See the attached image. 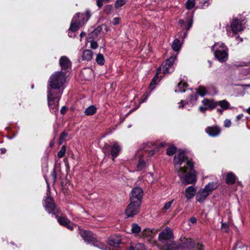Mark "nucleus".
<instances>
[{"label": "nucleus", "instance_id": "nucleus-38", "mask_svg": "<svg viewBox=\"0 0 250 250\" xmlns=\"http://www.w3.org/2000/svg\"><path fill=\"white\" fill-rule=\"evenodd\" d=\"M126 0H117L115 3V7L118 8L125 4Z\"/></svg>", "mask_w": 250, "mask_h": 250}, {"label": "nucleus", "instance_id": "nucleus-10", "mask_svg": "<svg viewBox=\"0 0 250 250\" xmlns=\"http://www.w3.org/2000/svg\"><path fill=\"white\" fill-rule=\"evenodd\" d=\"M186 33L187 32H182L180 33L178 35V38L174 40L173 41L171 47L175 51H178L181 47V44L182 42H183L184 39L186 36Z\"/></svg>", "mask_w": 250, "mask_h": 250}, {"label": "nucleus", "instance_id": "nucleus-34", "mask_svg": "<svg viewBox=\"0 0 250 250\" xmlns=\"http://www.w3.org/2000/svg\"><path fill=\"white\" fill-rule=\"evenodd\" d=\"M141 228L136 224H133L131 226V231L133 233H138L141 231Z\"/></svg>", "mask_w": 250, "mask_h": 250}, {"label": "nucleus", "instance_id": "nucleus-39", "mask_svg": "<svg viewBox=\"0 0 250 250\" xmlns=\"http://www.w3.org/2000/svg\"><path fill=\"white\" fill-rule=\"evenodd\" d=\"M66 147L65 146H62L61 147V150L58 153V156L59 158H62L64 156L65 153Z\"/></svg>", "mask_w": 250, "mask_h": 250}, {"label": "nucleus", "instance_id": "nucleus-6", "mask_svg": "<svg viewBox=\"0 0 250 250\" xmlns=\"http://www.w3.org/2000/svg\"><path fill=\"white\" fill-rule=\"evenodd\" d=\"M228 50V48L216 49L214 52L215 58L221 63L225 62L229 58Z\"/></svg>", "mask_w": 250, "mask_h": 250}, {"label": "nucleus", "instance_id": "nucleus-37", "mask_svg": "<svg viewBox=\"0 0 250 250\" xmlns=\"http://www.w3.org/2000/svg\"><path fill=\"white\" fill-rule=\"evenodd\" d=\"M112 0H96V4L97 6L100 8L103 6L104 3H108Z\"/></svg>", "mask_w": 250, "mask_h": 250}, {"label": "nucleus", "instance_id": "nucleus-20", "mask_svg": "<svg viewBox=\"0 0 250 250\" xmlns=\"http://www.w3.org/2000/svg\"><path fill=\"white\" fill-rule=\"evenodd\" d=\"M237 179V176L232 172H228L226 175V183L229 185H232L235 183Z\"/></svg>", "mask_w": 250, "mask_h": 250}, {"label": "nucleus", "instance_id": "nucleus-23", "mask_svg": "<svg viewBox=\"0 0 250 250\" xmlns=\"http://www.w3.org/2000/svg\"><path fill=\"white\" fill-rule=\"evenodd\" d=\"M80 233L85 241L91 242L93 239L92 233L91 231L83 230L79 229Z\"/></svg>", "mask_w": 250, "mask_h": 250}, {"label": "nucleus", "instance_id": "nucleus-61", "mask_svg": "<svg viewBox=\"0 0 250 250\" xmlns=\"http://www.w3.org/2000/svg\"><path fill=\"white\" fill-rule=\"evenodd\" d=\"M109 147H110L109 146H108V145L105 146L104 147V152L105 153V151H106V149L108 148H109Z\"/></svg>", "mask_w": 250, "mask_h": 250}, {"label": "nucleus", "instance_id": "nucleus-62", "mask_svg": "<svg viewBox=\"0 0 250 250\" xmlns=\"http://www.w3.org/2000/svg\"><path fill=\"white\" fill-rule=\"evenodd\" d=\"M84 15H83V19H81V18H77V21H83V24H84Z\"/></svg>", "mask_w": 250, "mask_h": 250}, {"label": "nucleus", "instance_id": "nucleus-55", "mask_svg": "<svg viewBox=\"0 0 250 250\" xmlns=\"http://www.w3.org/2000/svg\"><path fill=\"white\" fill-rule=\"evenodd\" d=\"M199 110L202 112H205L206 111L208 110V108L206 106H201L199 107Z\"/></svg>", "mask_w": 250, "mask_h": 250}, {"label": "nucleus", "instance_id": "nucleus-42", "mask_svg": "<svg viewBox=\"0 0 250 250\" xmlns=\"http://www.w3.org/2000/svg\"><path fill=\"white\" fill-rule=\"evenodd\" d=\"M229 226L227 223H222L221 224V229L224 232H229Z\"/></svg>", "mask_w": 250, "mask_h": 250}, {"label": "nucleus", "instance_id": "nucleus-35", "mask_svg": "<svg viewBox=\"0 0 250 250\" xmlns=\"http://www.w3.org/2000/svg\"><path fill=\"white\" fill-rule=\"evenodd\" d=\"M176 149V147L174 146H169L167 149V154L169 156L172 155L175 153Z\"/></svg>", "mask_w": 250, "mask_h": 250}, {"label": "nucleus", "instance_id": "nucleus-31", "mask_svg": "<svg viewBox=\"0 0 250 250\" xmlns=\"http://www.w3.org/2000/svg\"><path fill=\"white\" fill-rule=\"evenodd\" d=\"M196 191V188L194 186H188V199L192 198L195 195Z\"/></svg>", "mask_w": 250, "mask_h": 250}, {"label": "nucleus", "instance_id": "nucleus-64", "mask_svg": "<svg viewBox=\"0 0 250 250\" xmlns=\"http://www.w3.org/2000/svg\"><path fill=\"white\" fill-rule=\"evenodd\" d=\"M129 250H136L135 247H134L133 246H130L129 248Z\"/></svg>", "mask_w": 250, "mask_h": 250}, {"label": "nucleus", "instance_id": "nucleus-21", "mask_svg": "<svg viewBox=\"0 0 250 250\" xmlns=\"http://www.w3.org/2000/svg\"><path fill=\"white\" fill-rule=\"evenodd\" d=\"M175 247L173 250H176L181 249L182 250H185L188 247V239L186 237L181 238L180 242L178 244L175 243V245H173Z\"/></svg>", "mask_w": 250, "mask_h": 250}, {"label": "nucleus", "instance_id": "nucleus-14", "mask_svg": "<svg viewBox=\"0 0 250 250\" xmlns=\"http://www.w3.org/2000/svg\"><path fill=\"white\" fill-rule=\"evenodd\" d=\"M204 248L202 243L188 238V250H204Z\"/></svg>", "mask_w": 250, "mask_h": 250}, {"label": "nucleus", "instance_id": "nucleus-8", "mask_svg": "<svg viewBox=\"0 0 250 250\" xmlns=\"http://www.w3.org/2000/svg\"><path fill=\"white\" fill-rule=\"evenodd\" d=\"M165 142H161L153 144L152 143H147L145 145L144 148L146 151H148L150 155H152L155 152H158L160 147H163L166 146Z\"/></svg>", "mask_w": 250, "mask_h": 250}, {"label": "nucleus", "instance_id": "nucleus-29", "mask_svg": "<svg viewBox=\"0 0 250 250\" xmlns=\"http://www.w3.org/2000/svg\"><path fill=\"white\" fill-rule=\"evenodd\" d=\"M93 52L89 49L84 50L83 54V59L87 61L91 60L93 58Z\"/></svg>", "mask_w": 250, "mask_h": 250}, {"label": "nucleus", "instance_id": "nucleus-57", "mask_svg": "<svg viewBox=\"0 0 250 250\" xmlns=\"http://www.w3.org/2000/svg\"><path fill=\"white\" fill-rule=\"evenodd\" d=\"M97 247L99 248L100 249H102V250H104V246L102 244V243H98L96 245Z\"/></svg>", "mask_w": 250, "mask_h": 250}, {"label": "nucleus", "instance_id": "nucleus-18", "mask_svg": "<svg viewBox=\"0 0 250 250\" xmlns=\"http://www.w3.org/2000/svg\"><path fill=\"white\" fill-rule=\"evenodd\" d=\"M202 103L204 105L206 106L208 110H212L217 106L216 102H214L212 99L205 98L202 100Z\"/></svg>", "mask_w": 250, "mask_h": 250}, {"label": "nucleus", "instance_id": "nucleus-30", "mask_svg": "<svg viewBox=\"0 0 250 250\" xmlns=\"http://www.w3.org/2000/svg\"><path fill=\"white\" fill-rule=\"evenodd\" d=\"M97 108L94 105H90L85 109L84 113L87 116L92 115L96 113Z\"/></svg>", "mask_w": 250, "mask_h": 250}, {"label": "nucleus", "instance_id": "nucleus-15", "mask_svg": "<svg viewBox=\"0 0 250 250\" xmlns=\"http://www.w3.org/2000/svg\"><path fill=\"white\" fill-rule=\"evenodd\" d=\"M208 195V193H207L203 188H200L196 193V201L202 203L207 199Z\"/></svg>", "mask_w": 250, "mask_h": 250}, {"label": "nucleus", "instance_id": "nucleus-44", "mask_svg": "<svg viewBox=\"0 0 250 250\" xmlns=\"http://www.w3.org/2000/svg\"><path fill=\"white\" fill-rule=\"evenodd\" d=\"M173 200H171L166 203L164 206V209L166 210L170 208L172 204L173 203Z\"/></svg>", "mask_w": 250, "mask_h": 250}, {"label": "nucleus", "instance_id": "nucleus-52", "mask_svg": "<svg viewBox=\"0 0 250 250\" xmlns=\"http://www.w3.org/2000/svg\"><path fill=\"white\" fill-rule=\"evenodd\" d=\"M160 71H161V69L160 68L158 69L155 75L154 76V77H153V78L152 79V80H153V81L156 82V81L157 80V79L158 78V75H159V73Z\"/></svg>", "mask_w": 250, "mask_h": 250}, {"label": "nucleus", "instance_id": "nucleus-22", "mask_svg": "<svg viewBox=\"0 0 250 250\" xmlns=\"http://www.w3.org/2000/svg\"><path fill=\"white\" fill-rule=\"evenodd\" d=\"M110 149V154L112 156V160H114V159L118 155L121 150V147L117 142H115L112 146H111Z\"/></svg>", "mask_w": 250, "mask_h": 250}, {"label": "nucleus", "instance_id": "nucleus-7", "mask_svg": "<svg viewBox=\"0 0 250 250\" xmlns=\"http://www.w3.org/2000/svg\"><path fill=\"white\" fill-rule=\"evenodd\" d=\"M83 19V14L78 13L73 18L69 29L72 32L77 31L83 25V21H77V18Z\"/></svg>", "mask_w": 250, "mask_h": 250}, {"label": "nucleus", "instance_id": "nucleus-41", "mask_svg": "<svg viewBox=\"0 0 250 250\" xmlns=\"http://www.w3.org/2000/svg\"><path fill=\"white\" fill-rule=\"evenodd\" d=\"M217 46H219V47L217 49H225L226 48H228L224 43H215L211 47L212 50H214V47H217Z\"/></svg>", "mask_w": 250, "mask_h": 250}, {"label": "nucleus", "instance_id": "nucleus-48", "mask_svg": "<svg viewBox=\"0 0 250 250\" xmlns=\"http://www.w3.org/2000/svg\"><path fill=\"white\" fill-rule=\"evenodd\" d=\"M152 233V230H150L149 229H145L142 232L143 236L145 237L147 235H150Z\"/></svg>", "mask_w": 250, "mask_h": 250}, {"label": "nucleus", "instance_id": "nucleus-1", "mask_svg": "<svg viewBox=\"0 0 250 250\" xmlns=\"http://www.w3.org/2000/svg\"><path fill=\"white\" fill-rule=\"evenodd\" d=\"M66 77L62 72H55L50 77L48 87L47 101L49 107L54 112L58 110L59 103L62 93L60 88L65 82Z\"/></svg>", "mask_w": 250, "mask_h": 250}, {"label": "nucleus", "instance_id": "nucleus-63", "mask_svg": "<svg viewBox=\"0 0 250 250\" xmlns=\"http://www.w3.org/2000/svg\"><path fill=\"white\" fill-rule=\"evenodd\" d=\"M179 23L181 24V25H182L184 23V21L183 20H180L179 21Z\"/></svg>", "mask_w": 250, "mask_h": 250}, {"label": "nucleus", "instance_id": "nucleus-13", "mask_svg": "<svg viewBox=\"0 0 250 250\" xmlns=\"http://www.w3.org/2000/svg\"><path fill=\"white\" fill-rule=\"evenodd\" d=\"M206 132L210 137H215L221 133V129L217 125L209 126L206 128Z\"/></svg>", "mask_w": 250, "mask_h": 250}, {"label": "nucleus", "instance_id": "nucleus-33", "mask_svg": "<svg viewBox=\"0 0 250 250\" xmlns=\"http://www.w3.org/2000/svg\"><path fill=\"white\" fill-rule=\"evenodd\" d=\"M96 62L100 65H103L104 63V56L101 54L97 55L96 58Z\"/></svg>", "mask_w": 250, "mask_h": 250}, {"label": "nucleus", "instance_id": "nucleus-45", "mask_svg": "<svg viewBox=\"0 0 250 250\" xmlns=\"http://www.w3.org/2000/svg\"><path fill=\"white\" fill-rule=\"evenodd\" d=\"M195 0H188V10L194 7Z\"/></svg>", "mask_w": 250, "mask_h": 250}, {"label": "nucleus", "instance_id": "nucleus-50", "mask_svg": "<svg viewBox=\"0 0 250 250\" xmlns=\"http://www.w3.org/2000/svg\"><path fill=\"white\" fill-rule=\"evenodd\" d=\"M187 104L186 100H182L179 103H178V108H183L185 104Z\"/></svg>", "mask_w": 250, "mask_h": 250}, {"label": "nucleus", "instance_id": "nucleus-51", "mask_svg": "<svg viewBox=\"0 0 250 250\" xmlns=\"http://www.w3.org/2000/svg\"><path fill=\"white\" fill-rule=\"evenodd\" d=\"M120 21V19L118 17H116L113 19L112 23L114 25H117L119 23Z\"/></svg>", "mask_w": 250, "mask_h": 250}, {"label": "nucleus", "instance_id": "nucleus-12", "mask_svg": "<svg viewBox=\"0 0 250 250\" xmlns=\"http://www.w3.org/2000/svg\"><path fill=\"white\" fill-rule=\"evenodd\" d=\"M50 191L48 190L47 193V197H46L45 200L44 207L49 213H51L54 211L56 206L53 198L50 196Z\"/></svg>", "mask_w": 250, "mask_h": 250}, {"label": "nucleus", "instance_id": "nucleus-24", "mask_svg": "<svg viewBox=\"0 0 250 250\" xmlns=\"http://www.w3.org/2000/svg\"><path fill=\"white\" fill-rule=\"evenodd\" d=\"M121 243V237L116 235H112L108 240V243L110 246L117 247Z\"/></svg>", "mask_w": 250, "mask_h": 250}, {"label": "nucleus", "instance_id": "nucleus-53", "mask_svg": "<svg viewBox=\"0 0 250 250\" xmlns=\"http://www.w3.org/2000/svg\"><path fill=\"white\" fill-rule=\"evenodd\" d=\"M189 221L192 224H195L197 222V218L195 217H192L189 219Z\"/></svg>", "mask_w": 250, "mask_h": 250}, {"label": "nucleus", "instance_id": "nucleus-3", "mask_svg": "<svg viewBox=\"0 0 250 250\" xmlns=\"http://www.w3.org/2000/svg\"><path fill=\"white\" fill-rule=\"evenodd\" d=\"M174 235L172 230L169 227H167L159 234L158 240L163 246L161 250H173L175 243L173 242Z\"/></svg>", "mask_w": 250, "mask_h": 250}, {"label": "nucleus", "instance_id": "nucleus-26", "mask_svg": "<svg viewBox=\"0 0 250 250\" xmlns=\"http://www.w3.org/2000/svg\"><path fill=\"white\" fill-rule=\"evenodd\" d=\"M187 89V84L186 82H183L181 81L178 83L177 85L176 86L175 92H180L183 93L186 91Z\"/></svg>", "mask_w": 250, "mask_h": 250}, {"label": "nucleus", "instance_id": "nucleus-46", "mask_svg": "<svg viewBox=\"0 0 250 250\" xmlns=\"http://www.w3.org/2000/svg\"><path fill=\"white\" fill-rule=\"evenodd\" d=\"M194 14V11L192 12L191 13V17L190 19H188V30L190 29V28L192 27L193 24V16Z\"/></svg>", "mask_w": 250, "mask_h": 250}, {"label": "nucleus", "instance_id": "nucleus-27", "mask_svg": "<svg viewBox=\"0 0 250 250\" xmlns=\"http://www.w3.org/2000/svg\"><path fill=\"white\" fill-rule=\"evenodd\" d=\"M217 105L220 106L223 110H227L228 109H231L232 107L230 106L229 103L226 100H223L216 102Z\"/></svg>", "mask_w": 250, "mask_h": 250}, {"label": "nucleus", "instance_id": "nucleus-16", "mask_svg": "<svg viewBox=\"0 0 250 250\" xmlns=\"http://www.w3.org/2000/svg\"><path fill=\"white\" fill-rule=\"evenodd\" d=\"M230 27L232 31L235 34L242 30V24L240 20L238 19H234L231 23Z\"/></svg>", "mask_w": 250, "mask_h": 250}, {"label": "nucleus", "instance_id": "nucleus-60", "mask_svg": "<svg viewBox=\"0 0 250 250\" xmlns=\"http://www.w3.org/2000/svg\"><path fill=\"white\" fill-rule=\"evenodd\" d=\"M156 82L153 81V80H152L151 83L149 84V86L150 87H152L153 85H155Z\"/></svg>", "mask_w": 250, "mask_h": 250}, {"label": "nucleus", "instance_id": "nucleus-58", "mask_svg": "<svg viewBox=\"0 0 250 250\" xmlns=\"http://www.w3.org/2000/svg\"><path fill=\"white\" fill-rule=\"evenodd\" d=\"M66 111V107L63 106L61 109V112L62 114H64Z\"/></svg>", "mask_w": 250, "mask_h": 250}, {"label": "nucleus", "instance_id": "nucleus-4", "mask_svg": "<svg viewBox=\"0 0 250 250\" xmlns=\"http://www.w3.org/2000/svg\"><path fill=\"white\" fill-rule=\"evenodd\" d=\"M141 205L140 201L135 202L130 201V204L125 209V214L128 217H133L138 214Z\"/></svg>", "mask_w": 250, "mask_h": 250}, {"label": "nucleus", "instance_id": "nucleus-28", "mask_svg": "<svg viewBox=\"0 0 250 250\" xmlns=\"http://www.w3.org/2000/svg\"><path fill=\"white\" fill-rule=\"evenodd\" d=\"M96 31H93L88 35L87 41L90 42V47L92 49H96L98 47V44L97 42L93 41V38L96 35Z\"/></svg>", "mask_w": 250, "mask_h": 250}, {"label": "nucleus", "instance_id": "nucleus-2", "mask_svg": "<svg viewBox=\"0 0 250 250\" xmlns=\"http://www.w3.org/2000/svg\"><path fill=\"white\" fill-rule=\"evenodd\" d=\"M174 164L177 173L183 184L188 185V157L186 152L180 151L175 155Z\"/></svg>", "mask_w": 250, "mask_h": 250}, {"label": "nucleus", "instance_id": "nucleus-49", "mask_svg": "<svg viewBox=\"0 0 250 250\" xmlns=\"http://www.w3.org/2000/svg\"><path fill=\"white\" fill-rule=\"evenodd\" d=\"M231 125V122L229 119H226L224 121V126L226 127H229Z\"/></svg>", "mask_w": 250, "mask_h": 250}, {"label": "nucleus", "instance_id": "nucleus-25", "mask_svg": "<svg viewBox=\"0 0 250 250\" xmlns=\"http://www.w3.org/2000/svg\"><path fill=\"white\" fill-rule=\"evenodd\" d=\"M218 187V184L216 182H211L209 183L208 184L206 185L204 188H203L207 193H208L209 195L212 191L216 189Z\"/></svg>", "mask_w": 250, "mask_h": 250}, {"label": "nucleus", "instance_id": "nucleus-19", "mask_svg": "<svg viewBox=\"0 0 250 250\" xmlns=\"http://www.w3.org/2000/svg\"><path fill=\"white\" fill-rule=\"evenodd\" d=\"M59 63L62 69H66L71 67V62L69 59L66 56L61 57Z\"/></svg>", "mask_w": 250, "mask_h": 250}, {"label": "nucleus", "instance_id": "nucleus-9", "mask_svg": "<svg viewBox=\"0 0 250 250\" xmlns=\"http://www.w3.org/2000/svg\"><path fill=\"white\" fill-rule=\"evenodd\" d=\"M143 194V190L140 187H135L132 189L130 194V201H133V202L140 201L141 202Z\"/></svg>", "mask_w": 250, "mask_h": 250}, {"label": "nucleus", "instance_id": "nucleus-40", "mask_svg": "<svg viewBox=\"0 0 250 250\" xmlns=\"http://www.w3.org/2000/svg\"><path fill=\"white\" fill-rule=\"evenodd\" d=\"M145 167V163L143 159H140L137 164V168L138 170H142Z\"/></svg>", "mask_w": 250, "mask_h": 250}, {"label": "nucleus", "instance_id": "nucleus-43", "mask_svg": "<svg viewBox=\"0 0 250 250\" xmlns=\"http://www.w3.org/2000/svg\"><path fill=\"white\" fill-rule=\"evenodd\" d=\"M198 98V95L197 93L191 94L190 97V101L191 103L193 104L194 102H196Z\"/></svg>", "mask_w": 250, "mask_h": 250}, {"label": "nucleus", "instance_id": "nucleus-5", "mask_svg": "<svg viewBox=\"0 0 250 250\" xmlns=\"http://www.w3.org/2000/svg\"><path fill=\"white\" fill-rule=\"evenodd\" d=\"M194 163L192 159L188 158V183L195 185L197 182V172L194 169Z\"/></svg>", "mask_w": 250, "mask_h": 250}, {"label": "nucleus", "instance_id": "nucleus-36", "mask_svg": "<svg viewBox=\"0 0 250 250\" xmlns=\"http://www.w3.org/2000/svg\"><path fill=\"white\" fill-rule=\"evenodd\" d=\"M67 136L68 134L64 132H62L61 134L59 139V145L62 144L64 142V141L65 140V138L67 137Z\"/></svg>", "mask_w": 250, "mask_h": 250}, {"label": "nucleus", "instance_id": "nucleus-47", "mask_svg": "<svg viewBox=\"0 0 250 250\" xmlns=\"http://www.w3.org/2000/svg\"><path fill=\"white\" fill-rule=\"evenodd\" d=\"M136 250H144L145 246L143 244L138 243L135 246Z\"/></svg>", "mask_w": 250, "mask_h": 250}, {"label": "nucleus", "instance_id": "nucleus-56", "mask_svg": "<svg viewBox=\"0 0 250 250\" xmlns=\"http://www.w3.org/2000/svg\"><path fill=\"white\" fill-rule=\"evenodd\" d=\"M85 15L86 16V17L87 18L86 20V21H87L89 18H90V12L89 11H86L85 12Z\"/></svg>", "mask_w": 250, "mask_h": 250}, {"label": "nucleus", "instance_id": "nucleus-32", "mask_svg": "<svg viewBox=\"0 0 250 250\" xmlns=\"http://www.w3.org/2000/svg\"><path fill=\"white\" fill-rule=\"evenodd\" d=\"M196 93L198 95H200L201 97H204L207 94V90L205 87L203 86H200L198 89H197Z\"/></svg>", "mask_w": 250, "mask_h": 250}, {"label": "nucleus", "instance_id": "nucleus-54", "mask_svg": "<svg viewBox=\"0 0 250 250\" xmlns=\"http://www.w3.org/2000/svg\"><path fill=\"white\" fill-rule=\"evenodd\" d=\"M243 114H240L238 115H237L236 117V119H235V121L236 122H238L239 120H240L242 117H243Z\"/></svg>", "mask_w": 250, "mask_h": 250}, {"label": "nucleus", "instance_id": "nucleus-59", "mask_svg": "<svg viewBox=\"0 0 250 250\" xmlns=\"http://www.w3.org/2000/svg\"><path fill=\"white\" fill-rule=\"evenodd\" d=\"M217 112L220 114H222L223 113V109L222 108H218L217 109Z\"/></svg>", "mask_w": 250, "mask_h": 250}, {"label": "nucleus", "instance_id": "nucleus-17", "mask_svg": "<svg viewBox=\"0 0 250 250\" xmlns=\"http://www.w3.org/2000/svg\"><path fill=\"white\" fill-rule=\"evenodd\" d=\"M58 221L60 225L65 226L71 230L73 229V224L66 217L64 216L58 217Z\"/></svg>", "mask_w": 250, "mask_h": 250}, {"label": "nucleus", "instance_id": "nucleus-11", "mask_svg": "<svg viewBox=\"0 0 250 250\" xmlns=\"http://www.w3.org/2000/svg\"><path fill=\"white\" fill-rule=\"evenodd\" d=\"M176 59V56H172L167 60L166 64L163 68L164 73H170L174 71L173 65Z\"/></svg>", "mask_w": 250, "mask_h": 250}]
</instances>
